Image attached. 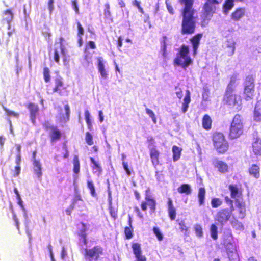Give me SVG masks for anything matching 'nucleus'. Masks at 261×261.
<instances>
[{
  "mask_svg": "<svg viewBox=\"0 0 261 261\" xmlns=\"http://www.w3.org/2000/svg\"><path fill=\"white\" fill-rule=\"evenodd\" d=\"M179 3L185 5L182 13L181 33L182 34H192L195 31L197 18L195 12L192 8L193 3L188 2Z\"/></svg>",
  "mask_w": 261,
  "mask_h": 261,
  "instance_id": "f257e3e1",
  "label": "nucleus"
},
{
  "mask_svg": "<svg viewBox=\"0 0 261 261\" xmlns=\"http://www.w3.org/2000/svg\"><path fill=\"white\" fill-rule=\"evenodd\" d=\"M224 101L230 107L237 110L240 109L241 99L240 96L233 93L232 81L228 85L226 94L224 97Z\"/></svg>",
  "mask_w": 261,
  "mask_h": 261,
  "instance_id": "f03ea898",
  "label": "nucleus"
},
{
  "mask_svg": "<svg viewBox=\"0 0 261 261\" xmlns=\"http://www.w3.org/2000/svg\"><path fill=\"white\" fill-rule=\"evenodd\" d=\"M188 54L189 47L183 45L180 48L179 54L174 60V65L181 66L184 69L188 67L192 62Z\"/></svg>",
  "mask_w": 261,
  "mask_h": 261,
  "instance_id": "7ed1b4c3",
  "label": "nucleus"
},
{
  "mask_svg": "<svg viewBox=\"0 0 261 261\" xmlns=\"http://www.w3.org/2000/svg\"><path fill=\"white\" fill-rule=\"evenodd\" d=\"M213 143L215 148L220 153H224L228 149V144L221 132H216L214 134Z\"/></svg>",
  "mask_w": 261,
  "mask_h": 261,
  "instance_id": "20e7f679",
  "label": "nucleus"
},
{
  "mask_svg": "<svg viewBox=\"0 0 261 261\" xmlns=\"http://www.w3.org/2000/svg\"><path fill=\"white\" fill-rule=\"evenodd\" d=\"M232 212L230 209V210L227 208L222 209L216 214L215 220L221 226H223L229 219Z\"/></svg>",
  "mask_w": 261,
  "mask_h": 261,
  "instance_id": "39448f33",
  "label": "nucleus"
},
{
  "mask_svg": "<svg viewBox=\"0 0 261 261\" xmlns=\"http://www.w3.org/2000/svg\"><path fill=\"white\" fill-rule=\"evenodd\" d=\"M217 4H218V2L216 0L207 1L204 7V13L203 14V17L205 19H210L216 9V5Z\"/></svg>",
  "mask_w": 261,
  "mask_h": 261,
  "instance_id": "423d86ee",
  "label": "nucleus"
},
{
  "mask_svg": "<svg viewBox=\"0 0 261 261\" xmlns=\"http://www.w3.org/2000/svg\"><path fill=\"white\" fill-rule=\"evenodd\" d=\"M155 200L147 194V191H146L145 201L143 202L141 204L142 210L144 211H146L147 206L148 205L149 207L150 213H153L155 210Z\"/></svg>",
  "mask_w": 261,
  "mask_h": 261,
  "instance_id": "0eeeda50",
  "label": "nucleus"
},
{
  "mask_svg": "<svg viewBox=\"0 0 261 261\" xmlns=\"http://www.w3.org/2000/svg\"><path fill=\"white\" fill-rule=\"evenodd\" d=\"M254 84L251 77H247L245 84L244 94L246 95V100H248L252 96L254 91Z\"/></svg>",
  "mask_w": 261,
  "mask_h": 261,
  "instance_id": "6e6552de",
  "label": "nucleus"
},
{
  "mask_svg": "<svg viewBox=\"0 0 261 261\" xmlns=\"http://www.w3.org/2000/svg\"><path fill=\"white\" fill-rule=\"evenodd\" d=\"M103 250L100 246H96L93 248L86 250V255L92 259L97 260L102 254Z\"/></svg>",
  "mask_w": 261,
  "mask_h": 261,
  "instance_id": "1a4fd4ad",
  "label": "nucleus"
},
{
  "mask_svg": "<svg viewBox=\"0 0 261 261\" xmlns=\"http://www.w3.org/2000/svg\"><path fill=\"white\" fill-rule=\"evenodd\" d=\"M30 112V117L32 122L35 123L36 116L39 112V107L37 105L34 103H29L27 106Z\"/></svg>",
  "mask_w": 261,
  "mask_h": 261,
  "instance_id": "9d476101",
  "label": "nucleus"
},
{
  "mask_svg": "<svg viewBox=\"0 0 261 261\" xmlns=\"http://www.w3.org/2000/svg\"><path fill=\"white\" fill-rule=\"evenodd\" d=\"M213 165L214 167L217 169L218 171L224 173L228 171V166L225 162L215 158L213 160Z\"/></svg>",
  "mask_w": 261,
  "mask_h": 261,
  "instance_id": "9b49d317",
  "label": "nucleus"
},
{
  "mask_svg": "<svg viewBox=\"0 0 261 261\" xmlns=\"http://www.w3.org/2000/svg\"><path fill=\"white\" fill-rule=\"evenodd\" d=\"M148 148L150 150V154L152 163L154 166H156L159 163V152L151 142L149 144Z\"/></svg>",
  "mask_w": 261,
  "mask_h": 261,
  "instance_id": "f8f14e48",
  "label": "nucleus"
},
{
  "mask_svg": "<svg viewBox=\"0 0 261 261\" xmlns=\"http://www.w3.org/2000/svg\"><path fill=\"white\" fill-rule=\"evenodd\" d=\"M72 164H73V181L74 183L75 182L76 180L78 179V174L80 172V161L78 158V156L76 155H75L73 157V161H72Z\"/></svg>",
  "mask_w": 261,
  "mask_h": 261,
  "instance_id": "ddd939ff",
  "label": "nucleus"
},
{
  "mask_svg": "<svg viewBox=\"0 0 261 261\" xmlns=\"http://www.w3.org/2000/svg\"><path fill=\"white\" fill-rule=\"evenodd\" d=\"M13 13L10 9H7L4 11L2 16V22L3 23L8 24V29L10 28V22L13 19Z\"/></svg>",
  "mask_w": 261,
  "mask_h": 261,
  "instance_id": "4468645a",
  "label": "nucleus"
},
{
  "mask_svg": "<svg viewBox=\"0 0 261 261\" xmlns=\"http://www.w3.org/2000/svg\"><path fill=\"white\" fill-rule=\"evenodd\" d=\"M245 13L246 10L245 8H238L233 13H232L230 17L233 21H238L245 16Z\"/></svg>",
  "mask_w": 261,
  "mask_h": 261,
  "instance_id": "2eb2a0df",
  "label": "nucleus"
},
{
  "mask_svg": "<svg viewBox=\"0 0 261 261\" xmlns=\"http://www.w3.org/2000/svg\"><path fill=\"white\" fill-rule=\"evenodd\" d=\"M252 151L256 155H261V140L258 137H254L252 142Z\"/></svg>",
  "mask_w": 261,
  "mask_h": 261,
  "instance_id": "dca6fc26",
  "label": "nucleus"
},
{
  "mask_svg": "<svg viewBox=\"0 0 261 261\" xmlns=\"http://www.w3.org/2000/svg\"><path fill=\"white\" fill-rule=\"evenodd\" d=\"M242 129H243V125L241 122V116L236 115L231 123L230 130H240Z\"/></svg>",
  "mask_w": 261,
  "mask_h": 261,
  "instance_id": "f3484780",
  "label": "nucleus"
},
{
  "mask_svg": "<svg viewBox=\"0 0 261 261\" xmlns=\"http://www.w3.org/2000/svg\"><path fill=\"white\" fill-rule=\"evenodd\" d=\"M249 175L255 179L260 177V168L256 164H252L248 168Z\"/></svg>",
  "mask_w": 261,
  "mask_h": 261,
  "instance_id": "a211bd4d",
  "label": "nucleus"
},
{
  "mask_svg": "<svg viewBox=\"0 0 261 261\" xmlns=\"http://www.w3.org/2000/svg\"><path fill=\"white\" fill-rule=\"evenodd\" d=\"M236 42L232 38L227 39L225 42V45L229 49L227 50L228 55L231 56L234 53L236 49L235 47Z\"/></svg>",
  "mask_w": 261,
  "mask_h": 261,
  "instance_id": "6ab92c4d",
  "label": "nucleus"
},
{
  "mask_svg": "<svg viewBox=\"0 0 261 261\" xmlns=\"http://www.w3.org/2000/svg\"><path fill=\"white\" fill-rule=\"evenodd\" d=\"M90 159L92 164L91 167L92 168L93 173L98 176H100L102 170L99 163L96 161L93 158L91 157Z\"/></svg>",
  "mask_w": 261,
  "mask_h": 261,
  "instance_id": "aec40b11",
  "label": "nucleus"
},
{
  "mask_svg": "<svg viewBox=\"0 0 261 261\" xmlns=\"http://www.w3.org/2000/svg\"><path fill=\"white\" fill-rule=\"evenodd\" d=\"M226 251L229 261H239L236 247L231 246V248L226 249Z\"/></svg>",
  "mask_w": 261,
  "mask_h": 261,
  "instance_id": "412c9836",
  "label": "nucleus"
},
{
  "mask_svg": "<svg viewBox=\"0 0 261 261\" xmlns=\"http://www.w3.org/2000/svg\"><path fill=\"white\" fill-rule=\"evenodd\" d=\"M98 61V71L101 77L103 79H107L108 77V74L105 69V65L103 62V59L101 57H99L97 59Z\"/></svg>",
  "mask_w": 261,
  "mask_h": 261,
  "instance_id": "4be33fe9",
  "label": "nucleus"
},
{
  "mask_svg": "<svg viewBox=\"0 0 261 261\" xmlns=\"http://www.w3.org/2000/svg\"><path fill=\"white\" fill-rule=\"evenodd\" d=\"M202 36L201 34L196 35L191 39V42L192 43L193 48V54L195 55L197 53V50L199 47V41Z\"/></svg>",
  "mask_w": 261,
  "mask_h": 261,
  "instance_id": "5701e85b",
  "label": "nucleus"
},
{
  "mask_svg": "<svg viewBox=\"0 0 261 261\" xmlns=\"http://www.w3.org/2000/svg\"><path fill=\"white\" fill-rule=\"evenodd\" d=\"M237 207L239 209L238 218L240 219H244L246 216V207L244 202L237 201Z\"/></svg>",
  "mask_w": 261,
  "mask_h": 261,
  "instance_id": "b1692460",
  "label": "nucleus"
},
{
  "mask_svg": "<svg viewBox=\"0 0 261 261\" xmlns=\"http://www.w3.org/2000/svg\"><path fill=\"white\" fill-rule=\"evenodd\" d=\"M168 211L170 218L171 220H174L176 218V210L173 206L172 200L170 198L168 199Z\"/></svg>",
  "mask_w": 261,
  "mask_h": 261,
  "instance_id": "393cba45",
  "label": "nucleus"
},
{
  "mask_svg": "<svg viewBox=\"0 0 261 261\" xmlns=\"http://www.w3.org/2000/svg\"><path fill=\"white\" fill-rule=\"evenodd\" d=\"M224 245L225 246L226 249L231 248L232 246L236 248V245L233 242V239L231 234H228L226 236L224 240Z\"/></svg>",
  "mask_w": 261,
  "mask_h": 261,
  "instance_id": "a878e982",
  "label": "nucleus"
},
{
  "mask_svg": "<svg viewBox=\"0 0 261 261\" xmlns=\"http://www.w3.org/2000/svg\"><path fill=\"white\" fill-rule=\"evenodd\" d=\"M34 172L38 178H40L42 175L41 165L39 161H34Z\"/></svg>",
  "mask_w": 261,
  "mask_h": 261,
  "instance_id": "bb28decb",
  "label": "nucleus"
},
{
  "mask_svg": "<svg viewBox=\"0 0 261 261\" xmlns=\"http://www.w3.org/2000/svg\"><path fill=\"white\" fill-rule=\"evenodd\" d=\"M182 149L177 146L174 145L172 147L173 160L174 162L178 161L181 155Z\"/></svg>",
  "mask_w": 261,
  "mask_h": 261,
  "instance_id": "cd10ccee",
  "label": "nucleus"
},
{
  "mask_svg": "<svg viewBox=\"0 0 261 261\" xmlns=\"http://www.w3.org/2000/svg\"><path fill=\"white\" fill-rule=\"evenodd\" d=\"M232 226L237 231H243L244 229L243 224L239 221L236 218H233L231 221Z\"/></svg>",
  "mask_w": 261,
  "mask_h": 261,
  "instance_id": "c85d7f7f",
  "label": "nucleus"
},
{
  "mask_svg": "<svg viewBox=\"0 0 261 261\" xmlns=\"http://www.w3.org/2000/svg\"><path fill=\"white\" fill-rule=\"evenodd\" d=\"M212 119L211 117L207 115H205L202 119V125L204 129H210L211 128Z\"/></svg>",
  "mask_w": 261,
  "mask_h": 261,
  "instance_id": "c756f323",
  "label": "nucleus"
},
{
  "mask_svg": "<svg viewBox=\"0 0 261 261\" xmlns=\"http://www.w3.org/2000/svg\"><path fill=\"white\" fill-rule=\"evenodd\" d=\"M169 44V41L167 37L164 36L163 37V40L162 42L161 45V51L162 53V56L164 58H166L167 56L166 48L168 45Z\"/></svg>",
  "mask_w": 261,
  "mask_h": 261,
  "instance_id": "7c9ffc66",
  "label": "nucleus"
},
{
  "mask_svg": "<svg viewBox=\"0 0 261 261\" xmlns=\"http://www.w3.org/2000/svg\"><path fill=\"white\" fill-rule=\"evenodd\" d=\"M205 190L204 188H200L199 189L198 192V199L200 205H203L204 203V199H205Z\"/></svg>",
  "mask_w": 261,
  "mask_h": 261,
  "instance_id": "2f4dec72",
  "label": "nucleus"
},
{
  "mask_svg": "<svg viewBox=\"0 0 261 261\" xmlns=\"http://www.w3.org/2000/svg\"><path fill=\"white\" fill-rule=\"evenodd\" d=\"M85 119L88 126L89 129H92V121L90 118V114L89 111L87 109L85 111L84 113Z\"/></svg>",
  "mask_w": 261,
  "mask_h": 261,
  "instance_id": "473e14b6",
  "label": "nucleus"
},
{
  "mask_svg": "<svg viewBox=\"0 0 261 261\" xmlns=\"http://www.w3.org/2000/svg\"><path fill=\"white\" fill-rule=\"evenodd\" d=\"M177 191L180 193H186L187 194H189L191 193V190L189 185L182 184L180 187L178 188Z\"/></svg>",
  "mask_w": 261,
  "mask_h": 261,
  "instance_id": "72a5a7b5",
  "label": "nucleus"
},
{
  "mask_svg": "<svg viewBox=\"0 0 261 261\" xmlns=\"http://www.w3.org/2000/svg\"><path fill=\"white\" fill-rule=\"evenodd\" d=\"M229 188L231 192V196L232 198H236L239 197V191L236 185H230Z\"/></svg>",
  "mask_w": 261,
  "mask_h": 261,
  "instance_id": "f704fd0d",
  "label": "nucleus"
},
{
  "mask_svg": "<svg viewBox=\"0 0 261 261\" xmlns=\"http://www.w3.org/2000/svg\"><path fill=\"white\" fill-rule=\"evenodd\" d=\"M210 233L214 240H216L218 239V227L215 224H212L210 227Z\"/></svg>",
  "mask_w": 261,
  "mask_h": 261,
  "instance_id": "c9c22d12",
  "label": "nucleus"
},
{
  "mask_svg": "<svg viewBox=\"0 0 261 261\" xmlns=\"http://www.w3.org/2000/svg\"><path fill=\"white\" fill-rule=\"evenodd\" d=\"M254 119L256 121H261V107L255 106L254 111Z\"/></svg>",
  "mask_w": 261,
  "mask_h": 261,
  "instance_id": "e433bc0d",
  "label": "nucleus"
},
{
  "mask_svg": "<svg viewBox=\"0 0 261 261\" xmlns=\"http://www.w3.org/2000/svg\"><path fill=\"white\" fill-rule=\"evenodd\" d=\"M132 249L135 256L142 254V250L139 244H133L132 245Z\"/></svg>",
  "mask_w": 261,
  "mask_h": 261,
  "instance_id": "4c0bfd02",
  "label": "nucleus"
},
{
  "mask_svg": "<svg viewBox=\"0 0 261 261\" xmlns=\"http://www.w3.org/2000/svg\"><path fill=\"white\" fill-rule=\"evenodd\" d=\"M4 110L5 111L6 115L8 117H13L18 118L19 116V114L18 113L10 110L6 108H4Z\"/></svg>",
  "mask_w": 261,
  "mask_h": 261,
  "instance_id": "58836bf2",
  "label": "nucleus"
},
{
  "mask_svg": "<svg viewBox=\"0 0 261 261\" xmlns=\"http://www.w3.org/2000/svg\"><path fill=\"white\" fill-rule=\"evenodd\" d=\"M87 186L90 191L91 195L92 197H95L96 196L95 187L93 182L91 180H88Z\"/></svg>",
  "mask_w": 261,
  "mask_h": 261,
  "instance_id": "ea45409f",
  "label": "nucleus"
},
{
  "mask_svg": "<svg viewBox=\"0 0 261 261\" xmlns=\"http://www.w3.org/2000/svg\"><path fill=\"white\" fill-rule=\"evenodd\" d=\"M222 204V200L219 198H214L211 201V205L213 208H217Z\"/></svg>",
  "mask_w": 261,
  "mask_h": 261,
  "instance_id": "a19ab883",
  "label": "nucleus"
},
{
  "mask_svg": "<svg viewBox=\"0 0 261 261\" xmlns=\"http://www.w3.org/2000/svg\"><path fill=\"white\" fill-rule=\"evenodd\" d=\"M43 77L45 82L47 83L50 81V71L49 68L46 67L43 68Z\"/></svg>",
  "mask_w": 261,
  "mask_h": 261,
  "instance_id": "79ce46f5",
  "label": "nucleus"
},
{
  "mask_svg": "<svg viewBox=\"0 0 261 261\" xmlns=\"http://www.w3.org/2000/svg\"><path fill=\"white\" fill-rule=\"evenodd\" d=\"M195 233L198 237H202L203 236V230L201 226L199 224L195 225L194 227Z\"/></svg>",
  "mask_w": 261,
  "mask_h": 261,
  "instance_id": "37998d69",
  "label": "nucleus"
},
{
  "mask_svg": "<svg viewBox=\"0 0 261 261\" xmlns=\"http://www.w3.org/2000/svg\"><path fill=\"white\" fill-rule=\"evenodd\" d=\"M145 111L146 114L148 115V116L152 119L154 123H156V118L155 117V114L154 112L150 109L148 108H146Z\"/></svg>",
  "mask_w": 261,
  "mask_h": 261,
  "instance_id": "c03bdc74",
  "label": "nucleus"
},
{
  "mask_svg": "<svg viewBox=\"0 0 261 261\" xmlns=\"http://www.w3.org/2000/svg\"><path fill=\"white\" fill-rule=\"evenodd\" d=\"M153 231L155 235L156 236L158 239L159 241H162L163 240V237L159 228L158 227H154Z\"/></svg>",
  "mask_w": 261,
  "mask_h": 261,
  "instance_id": "a18cd8bd",
  "label": "nucleus"
},
{
  "mask_svg": "<svg viewBox=\"0 0 261 261\" xmlns=\"http://www.w3.org/2000/svg\"><path fill=\"white\" fill-rule=\"evenodd\" d=\"M242 132H229V137L230 139H235L242 135Z\"/></svg>",
  "mask_w": 261,
  "mask_h": 261,
  "instance_id": "49530a36",
  "label": "nucleus"
},
{
  "mask_svg": "<svg viewBox=\"0 0 261 261\" xmlns=\"http://www.w3.org/2000/svg\"><path fill=\"white\" fill-rule=\"evenodd\" d=\"M60 132H53L50 136L51 142L56 141L60 138Z\"/></svg>",
  "mask_w": 261,
  "mask_h": 261,
  "instance_id": "de8ad7c7",
  "label": "nucleus"
},
{
  "mask_svg": "<svg viewBox=\"0 0 261 261\" xmlns=\"http://www.w3.org/2000/svg\"><path fill=\"white\" fill-rule=\"evenodd\" d=\"M86 142L89 145L93 144L92 136L88 132L86 134Z\"/></svg>",
  "mask_w": 261,
  "mask_h": 261,
  "instance_id": "09e8293b",
  "label": "nucleus"
},
{
  "mask_svg": "<svg viewBox=\"0 0 261 261\" xmlns=\"http://www.w3.org/2000/svg\"><path fill=\"white\" fill-rule=\"evenodd\" d=\"M179 225L180 226L179 228L180 230L184 232L185 234H186L188 231V228L186 226L185 223L184 221H181L179 223Z\"/></svg>",
  "mask_w": 261,
  "mask_h": 261,
  "instance_id": "8fccbe9b",
  "label": "nucleus"
},
{
  "mask_svg": "<svg viewBox=\"0 0 261 261\" xmlns=\"http://www.w3.org/2000/svg\"><path fill=\"white\" fill-rule=\"evenodd\" d=\"M56 86L54 90L57 91L60 89V88L63 86V83L60 79H57L55 81Z\"/></svg>",
  "mask_w": 261,
  "mask_h": 261,
  "instance_id": "3c124183",
  "label": "nucleus"
},
{
  "mask_svg": "<svg viewBox=\"0 0 261 261\" xmlns=\"http://www.w3.org/2000/svg\"><path fill=\"white\" fill-rule=\"evenodd\" d=\"M124 232L127 239H130L132 237V231L129 227H125Z\"/></svg>",
  "mask_w": 261,
  "mask_h": 261,
  "instance_id": "603ef678",
  "label": "nucleus"
},
{
  "mask_svg": "<svg viewBox=\"0 0 261 261\" xmlns=\"http://www.w3.org/2000/svg\"><path fill=\"white\" fill-rule=\"evenodd\" d=\"M225 200L226 202V203L230 206V209L231 210V211H234V207H233V201L230 200L228 197L227 196H226L225 197Z\"/></svg>",
  "mask_w": 261,
  "mask_h": 261,
  "instance_id": "864d4df0",
  "label": "nucleus"
},
{
  "mask_svg": "<svg viewBox=\"0 0 261 261\" xmlns=\"http://www.w3.org/2000/svg\"><path fill=\"white\" fill-rule=\"evenodd\" d=\"M191 101L190 93L189 90L187 91V95L184 99V103L189 104Z\"/></svg>",
  "mask_w": 261,
  "mask_h": 261,
  "instance_id": "5fc2aeb1",
  "label": "nucleus"
},
{
  "mask_svg": "<svg viewBox=\"0 0 261 261\" xmlns=\"http://www.w3.org/2000/svg\"><path fill=\"white\" fill-rule=\"evenodd\" d=\"M122 165H123L124 169L126 171L127 174L128 175H130L131 173H130V171L129 168H128V165L127 163L123 161V163H122Z\"/></svg>",
  "mask_w": 261,
  "mask_h": 261,
  "instance_id": "6e6d98bb",
  "label": "nucleus"
},
{
  "mask_svg": "<svg viewBox=\"0 0 261 261\" xmlns=\"http://www.w3.org/2000/svg\"><path fill=\"white\" fill-rule=\"evenodd\" d=\"M175 93L177 96V97L181 99L182 97V92L180 88H178V87L175 88Z\"/></svg>",
  "mask_w": 261,
  "mask_h": 261,
  "instance_id": "4d7b16f0",
  "label": "nucleus"
},
{
  "mask_svg": "<svg viewBox=\"0 0 261 261\" xmlns=\"http://www.w3.org/2000/svg\"><path fill=\"white\" fill-rule=\"evenodd\" d=\"M72 5L73 8L75 10L76 13L79 14V8L77 7V5L76 4V1L75 0L72 1Z\"/></svg>",
  "mask_w": 261,
  "mask_h": 261,
  "instance_id": "13d9d810",
  "label": "nucleus"
},
{
  "mask_svg": "<svg viewBox=\"0 0 261 261\" xmlns=\"http://www.w3.org/2000/svg\"><path fill=\"white\" fill-rule=\"evenodd\" d=\"M20 172V167L19 165H16L14 169V176L17 177L18 176Z\"/></svg>",
  "mask_w": 261,
  "mask_h": 261,
  "instance_id": "bf43d9fd",
  "label": "nucleus"
},
{
  "mask_svg": "<svg viewBox=\"0 0 261 261\" xmlns=\"http://www.w3.org/2000/svg\"><path fill=\"white\" fill-rule=\"evenodd\" d=\"M78 36H81L83 34L84 29L80 22L77 23Z\"/></svg>",
  "mask_w": 261,
  "mask_h": 261,
  "instance_id": "052dcab7",
  "label": "nucleus"
},
{
  "mask_svg": "<svg viewBox=\"0 0 261 261\" xmlns=\"http://www.w3.org/2000/svg\"><path fill=\"white\" fill-rule=\"evenodd\" d=\"M80 236H81V240H80L81 243H83L84 245L86 244V234L83 233V232H82L81 233H80Z\"/></svg>",
  "mask_w": 261,
  "mask_h": 261,
  "instance_id": "680f3d73",
  "label": "nucleus"
},
{
  "mask_svg": "<svg viewBox=\"0 0 261 261\" xmlns=\"http://www.w3.org/2000/svg\"><path fill=\"white\" fill-rule=\"evenodd\" d=\"M136 261H147L146 257L142 254L135 256Z\"/></svg>",
  "mask_w": 261,
  "mask_h": 261,
  "instance_id": "e2e57ef3",
  "label": "nucleus"
},
{
  "mask_svg": "<svg viewBox=\"0 0 261 261\" xmlns=\"http://www.w3.org/2000/svg\"><path fill=\"white\" fill-rule=\"evenodd\" d=\"M166 3L167 8L168 9V11L171 14H173L174 10H173V8L172 7V6L170 4H169L167 1H166Z\"/></svg>",
  "mask_w": 261,
  "mask_h": 261,
  "instance_id": "0e129e2a",
  "label": "nucleus"
},
{
  "mask_svg": "<svg viewBox=\"0 0 261 261\" xmlns=\"http://www.w3.org/2000/svg\"><path fill=\"white\" fill-rule=\"evenodd\" d=\"M98 116H99V121L101 123L104 120V115L102 111H99L98 112Z\"/></svg>",
  "mask_w": 261,
  "mask_h": 261,
  "instance_id": "69168bd1",
  "label": "nucleus"
},
{
  "mask_svg": "<svg viewBox=\"0 0 261 261\" xmlns=\"http://www.w3.org/2000/svg\"><path fill=\"white\" fill-rule=\"evenodd\" d=\"M81 227H80V231L81 233L82 232H83V233H85V231L87 229L86 226L84 223H81L80 225Z\"/></svg>",
  "mask_w": 261,
  "mask_h": 261,
  "instance_id": "338daca9",
  "label": "nucleus"
},
{
  "mask_svg": "<svg viewBox=\"0 0 261 261\" xmlns=\"http://www.w3.org/2000/svg\"><path fill=\"white\" fill-rule=\"evenodd\" d=\"M188 105L189 104L183 102L182 106V111L184 113H186L187 111L188 108L189 107Z\"/></svg>",
  "mask_w": 261,
  "mask_h": 261,
  "instance_id": "774afa93",
  "label": "nucleus"
}]
</instances>
